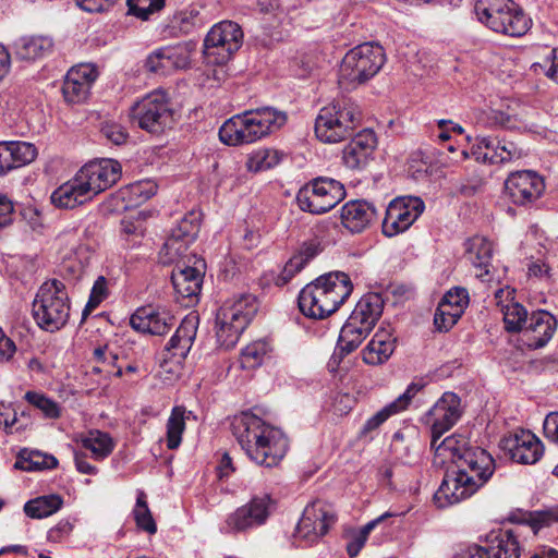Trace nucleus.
Instances as JSON below:
<instances>
[{"label": "nucleus", "instance_id": "obj_4", "mask_svg": "<svg viewBox=\"0 0 558 558\" xmlns=\"http://www.w3.org/2000/svg\"><path fill=\"white\" fill-rule=\"evenodd\" d=\"M286 122V112L274 107L245 110L221 125L219 138L229 146L251 144L278 131Z\"/></svg>", "mask_w": 558, "mask_h": 558}, {"label": "nucleus", "instance_id": "obj_58", "mask_svg": "<svg viewBox=\"0 0 558 558\" xmlns=\"http://www.w3.org/2000/svg\"><path fill=\"white\" fill-rule=\"evenodd\" d=\"M456 313L446 312L444 308H439V305L436 308L434 315V325L435 328L440 331H448L457 324V319L454 318Z\"/></svg>", "mask_w": 558, "mask_h": 558}, {"label": "nucleus", "instance_id": "obj_13", "mask_svg": "<svg viewBox=\"0 0 558 558\" xmlns=\"http://www.w3.org/2000/svg\"><path fill=\"white\" fill-rule=\"evenodd\" d=\"M336 522L333 512L323 502L307 505L295 527L294 538L298 546H310L317 543Z\"/></svg>", "mask_w": 558, "mask_h": 558}, {"label": "nucleus", "instance_id": "obj_2", "mask_svg": "<svg viewBox=\"0 0 558 558\" xmlns=\"http://www.w3.org/2000/svg\"><path fill=\"white\" fill-rule=\"evenodd\" d=\"M231 428L247 458L258 465L276 466L287 454L289 442L282 430L251 411L235 415Z\"/></svg>", "mask_w": 558, "mask_h": 558}, {"label": "nucleus", "instance_id": "obj_52", "mask_svg": "<svg viewBox=\"0 0 558 558\" xmlns=\"http://www.w3.org/2000/svg\"><path fill=\"white\" fill-rule=\"evenodd\" d=\"M303 269L302 267V262L299 259V258H293L291 257L287 263L286 265L283 266V268L281 269V271L279 274H277L276 276L272 277V281L275 283V286L277 287H283L286 286L287 283L290 282V280L298 274L300 272L301 270Z\"/></svg>", "mask_w": 558, "mask_h": 558}, {"label": "nucleus", "instance_id": "obj_62", "mask_svg": "<svg viewBox=\"0 0 558 558\" xmlns=\"http://www.w3.org/2000/svg\"><path fill=\"white\" fill-rule=\"evenodd\" d=\"M14 205L5 195H0V228L9 226L13 221Z\"/></svg>", "mask_w": 558, "mask_h": 558}, {"label": "nucleus", "instance_id": "obj_18", "mask_svg": "<svg viewBox=\"0 0 558 558\" xmlns=\"http://www.w3.org/2000/svg\"><path fill=\"white\" fill-rule=\"evenodd\" d=\"M500 448L514 462L534 464L544 453L542 441L530 430L521 429L504 437Z\"/></svg>", "mask_w": 558, "mask_h": 558}, {"label": "nucleus", "instance_id": "obj_12", "mask_svg": "<svg viewBox=\"0 0 558 558\" xmlns=\"http://www.w3.org/2000/svg\"><path fill=\"white\" fill-rule=\"evenodd\" d=\"M243 32L233 21H221L207 33L203 44V54L207 63L226 64L241 48Z\"/></svg>", "mask_w": 558, "mask_h": 558}, {"label": "nucleus", "instance_id": "obj_5", "mask_svg": "<svg viewBox=\"0 0 558 558\" xmlns=\"http://www.w3.org/2000/svg\"><path fill=\"white\" fill-rule=\"evenodd\" d=\"M360 121L361 111L351 99H336L319 110L315 135L323 143H339L351 137Z\"/></svg>", "mask_w": 558, "mask_h": 558}, {"label": "nucleus", "instance_id": "obj_48", "mask_svg": "<svg viewBox=\"0 0 558 558\" xmlns=\"http://www.w3.org/2000/svg\"><path fill=\"white\" fill-rule=\"evenodd\" d=\"M24 399L38 409L47 418H58L61 415L60 405L44 393L27 391Z\"/></svg>", "mask_w": 558, "mask_h": 558}, {"label": "nucleus", "instance_id": "obj_7", "mask_svg": "<svg viewBox=\"0 0 558 558\" xmlns=\"http://www.w3.org/2000/svg\"><path fill=\"white\" fill-rule=\"evenodd\" d=\"M474 12L478 22L490 31L520 37L531 28L532 21L513 0H477Z\"/></svg>", "mask_w": 558, "mask_h": 558}, {"label": "nucleus", "instance_id": "obj_17", "mask_svg": "<svg viewBox=\"0 0 558 558\" xmlns=\"http://www.w3.org/2000/svg\"><path fill=\"white\" fill-rule=\"evenodd\" d=\"M461 399L453 392H445L422 421L430 426L432 436L440 438L461 417Z\"/></svg>", "mask_w": 558, "mask_h": 558}, {"label": "nucleus", "instance_id": "obj_37", "mask_svg": "<svg viewBox=\"0 0 558 558\" xmlns=\"http://www.w3.org/2000/svg\"><path fill=\"white\" fill-rule=\"evenodd\" d=\"M518 536V527L500 532L497 544L487 547L488 558H520Z\"/></svg>", "mask_w": 558, "mask_h": 558}, {"label": "nucleus", "instance_id": "obj_54", "mask_svg": "<svg viewBox=\"0 0 558 558\" xmlns=\"http://www.w3.org/2000/svg\"><path fill=\"white\" fill-rule=\"evenodd\" d=\"M17 414L10 403L0 402V428L7 433L19 432L22 428L16 426Z\"/></svg>", "mask_w": 558, "mask_h": 558}, {"label": "nucleus", "instance_id": "obj_41", "mask_svg": "<svg viewBox=\"0 0 558 558\" xmlns=\"http://www.w3.org/2000/svg\"><path fill=\"white\" fill-rule=\"evenodd\" d=\"M500 312L504 315L506 330L510 332L522 331L523 325H526L529 320L527 311L514 300L502 305Z\"/></svg>", "mask_w": 558, "mask_h": 558}, {"label": "nucleus", "instance_id": "obj_16", "mask_svg": "<svg viewBox=\"0 0 558 558\" xmlns=\"http://www.w3.org/2000/svg\"><path fill=\"white\" fill-rule=\"evenodd\" d=\"M471 154L477 161L492 165L511 162L523 156L522 149L514 142L482 134L474 137Z\"/></svg>", "mask_w": 558, "mask_h": 558}, {"label": "nucleus", "instance_id": "obj_34", "mask_svg": "<svg viewBox=\"0 0 558 558\" xmlns=\"http://www.w3.org/2000/svg\"><path fill=\"white\" fill-rule=\"evenodd\" d=\"M493 256V244L490 241L475 236L468 243L466 258L477 269V278H483L489 274V266Z\"/></svg>", "mask_w": 558, "mask_h": 558}, {"label": "nucleus", "instance_id": "obj_63", "mask_svg": "<svg viewBox=\"0 0 558 558\" xmlns=\"http://www.w3.org/2000/svg\"><path fill=\"white\" fill-rule=\"evenodd\" d=\"M16 352V345L12 339L5 336L0 328V363H7L12 360Z\"/></svg>", "mask_w": 558, "mask_h": 558}, {"label": "nucleus", "instance_id": "obj_23", "mask_svg": "<svg viewBox=\"0 0 558 558\" xmlns=\"http://www.w3.org/2000/svg\"><path fill=\"white\" fill-rule=\"evenodd\" d=\"M558 322L556 317L545 310L533 312L522 330V342L532 350L544 348L554 337Z\"/></svg>", "mask_w": 558, "mask_h": 558}, {"label": "nucleus", "instance_id": "obj_25", "mask_svg": "<svg viewBox=\"0 0 558 558\" xmlns=\"http://www.w3.org/2000/svg\"><path fill=\"white\" fill-rule=\"evenodd\" d=\"M376 143V135L372 130L359 132L343 149V163L352 170L364 168L374 153Z\"/></svg>", "mask_w": 558, "mask_h": 558}, {"label": "nucleus", "instance_id": "obj_43", "mask_svg": "<svg viewBox=\"0 0 558 558\" xmlns=\"http://www.w3.org/2000/svg\"><path fill=\"white\" fill-rule=\"evenodd\" d=\"M523 522L532 529L534 534H537L542 529L558 523V505L526 512L523 515Z\"/></svg>", "mask_w": 558, "mask_h": 558}, {"label": "nucleus", "instance_id": "obj_64", "mask_svg": "<svg viewBox=\"0 0 558 558\" xmlns=\"http://www.w3.org/2000/svg\"><path fill=\"white\" fill-rule=\"evenodd\" d=\"M543 430L547 439L558 444V412L549 413L545 417Z\"/></svg>", "mask_w": 558, "mask_h": 558}, {"label": "nucleus", "instance_id": "obj_60", "mask_svg": "<svg viewBox=\"0 0 558 558\" xmlns=\"http://www.w3.org/2000/svg\"><path fill=\"white\" fill-rule=\"evenodd\" d=\"M73 530V524L69 520H61L57 525L48 531L47 539L52 543H59L69 536Z\"/></svg>", "mask_w": 558, "mask_h": 558}, {"label": "nucleus", "instance_id": "obj_15", "mask_svg": "<svg viewBox=\"0 0 558 558\" xmlns=\"http://www.w3.org/2000/svg\"><path fill=\"white\" fill-rule=\"evenodd\" d=\"M269 494L256 495L244 506L228 515L226 525L231 532H244L266 523L274 508Z\"/></svg>", "mask_w": 558, "mask_h": 558}, {"label": "nucleus", "instance_id": "obj_3", "mask_svg": "<svg viewBox=\"0 0 558 558\" xmlns=\"http://www.w3.org/2000/svg\"><path fill=\"white\" fill-rule=\"evenodd\" d=\"M353 284L348 274L332 271L322 275L300 292V311L307 317L324 319L333 314L350 296Z\"/></svg>", "mask_w": 558, "mask_h": 558}, {"label": "nucleus", "instance_id": "obj_8", "mask_svg": "<svg viewBox=\"0 0 558 558\" xmlns=\"http://www.w3.org/2000/svg\"><path fill=\"white\" fill-rule=\"evenodd\" d=\"M257 310V300L252 294H242L235 300L227 301L219 308L216 317V336L219 345L226 350L233 348Z\"/></svg>", "mask_w": 558, "mask_h": 558}, {"label": "nucleus", "instance_id": "obj_45", "mask_svg": "<svg viewBox=\"0 0 558 558\" xmlns=\"http://www.w3.org/2000/svg\"><path fill=\"white\" fill-rule=\"evenodd\" d=\"M76 73H68L62 86V93L68 102L77 104L84 101L90 90L87 81L75 78Z\"/></svg>", "mask_w": 558, "mask_h": 558}, {"label": "nucleus", "instance_id": "obj_39", "mask_svg": "<svg viewBox=\"0 0 558 558\" xmlns=\"http://www.w3.org/2000/svg\"><path fill=\"white\" fill-rule=\"evenodd\" d=\"M282 157V153L277 149L260 148L250 155L246 167L253 172L265 171L276 167L281 161Z\"/></svg>", "mask_w": 558, "mask_h": 558}, {"label": "nucleus", "instance_id": "obj_32", "mask_svg": "<svg viewBox=\"0 0 558 558\" xmlns=\"http://www.w3.org/2000/svg\"><path fill=\"white\" fill-rule=\"evenodd\" d=\"M396 349V338L385 330H378L362 351V359L368 365H381Z\"/></svg>", "mask_w": 558, "mask_h": 558}, {"label": "nucleus", "instance_id": "obj_27", "mask_svg": "<svg viewBox=\"0 0 558 558\" xmlns=\"http://www.w3.org/2000/svg\"><path fill=\"white\" fill-rule=\"evenodd\" d=\"M369 332V330L360 326L355 320L348 318L340 330L336 349L330 359V365H338L348 354L356 350Z\"/></svg>", "mask_w": 558, "mask_h": 558}, {"label": "nucleus", "instance_id": "obj_61", "mask_svg": "<svg viewBox=\"0 0 558 558\" xmlns=\"http://www.w3.org/2000/svg\"><path fill=\"white\" fill-rule=\"evenodd\" d=\"M454 558H488V549L476 544L462 546L454 554Z\"/></svg>", "mask_w": 558, "mask_h": 558}, {"label": "nucleus", "instance_id": "obj_1", "mask_svg": "<svg viewBox=\"0 0 558 558\" xmlns=\"http://www.w3.org/2000/svg\"><path fill=\"white\" fill-rule=\"evenodd\" d=\"M496 470L494 458L483 448L466 449L456 464V470L447 472L434 501L439 508L458 504L483 487Z\"/></svg>", "mask_w": 558, "mask_h": 558}, {"label": "nucleus", "instance_id": "obj_28", "mask_svg": "<svg viewBox=\"0 0 558 558\" xmlns=\"http://www.w3.org/2000/svg\"><path fill=\"white\" fill-rule=\"evenodd\" d=\"M51 202L59 208L72 209L93 199L81 178L75 177L60 185L51 194Z\"/></svg>", "mask_w": 558, "mask_h": 558}, {"label": "nucleus", "instance_id": "obj_29", "mask_svg": "<svg viewBox=\"0 0 558 558\" xmlns=\"http://www.w3.org/2000/svg\"><path fill=\"white\" fill-rule=\"evenodd\" d=\"M375 207L366 201H351L341 208V223L352 233L362 232L375 218Z\"/></svg>", "mask_w": 558, "mask_h": 558}, {"label": "nucleus", "instance_id": "obj_56", "mask_svg": "<svg viewBox=\"0 0 558 558\" xmlns=\"http://www.w3.org/2000/svg\"><path fill=\"white\" fill-rule=\"evenodd\" d=\"M485 116V124L489 128H511L513 124V117L500 110L492 109Z\"/></svg>", "mask_w": 558, "mask_h": 558}, {"label": "nucleus", "instance_id": "obj_9", "mask_svg": "<svg viewBox=\"0 0 558 558\" xmlns=\"http://www.w3.org/2000/svg\"><path fill=\"white\" fill-rule=\"evenodd\" d=\"M386 62L384 48L364 43L352 48L342 59L339 71L341 84L360 85L375 76Z\"/></svg>", "mask_w": 558, "mask_h": 558}, {"label": "nucleus", "instance_id": "obj_26", "mask_svg": "<svg viewBox=\"0 0 558 558\" xmlns=\"http://www.w3.org/2000/svg\"><path fill=\"white\" fill-rule=\"evenodd\" d=\"M198 323V315L195 313H190L182 319L165 348L170 359L181 361L187 356L196 338Z\"/></svg>", "mask_w": 558, "mask_h": 558}, {"label": "nucleus", "instance_id": "obj_33", "mask_svg": "<svg viewBox=\"0 0 558 558\" xmlns=\"http://www.w3.org/2000/svg\"><path fill=\"white\" fill-rule=\"evenodd\" d=\"M203 277L204 274L198 268L186 266L174 270L171 281L178 295L192 301L202 290Z\"/></svg>", "mask_w": 558, "mask_h": 558}, {"label": "nucleus", "instance_id": "obj_57", "mask_svg": "<svg viewBox=\"0 0 558 558\" xmlns=\"http://www.w3.org/2000/svg\"><path fill=\"white\" fill-rule=\"evenodd\" d=\"M322 252V245L318 241L312 240L308 242H305L300 247V251L298 254L293 255V258H299L302 262V267L304 266L314 257H316Z\"/></svg>", "mask_w": 558, "mask_h": 558}, {"label": "nucleus", "instance_id": "obj_59", "mask_svg": "<svg viewBox=\"0 0 558 558\" xmlns=\"http://www.w3.org/2000/svg\"><path fill=\"white\" fill-rule=\"evenodd\" d=\"M441 300L452 306L461 308L462 312H464V308L469 302L468 291L463 288H456L448 291Z\"/></svg>", "mask_w": 558, "mask_h": 558}, {"label": "nucleus", "instance_id": "obj_6", "mask_svg": "<svg viewBox=\"0 0 558 558\" xmlns=\"http://www.w3.org/2000/svg\"><path fill=\"white\" fill-rule=\"evenodd\" d=\"M70 299L65 284L51 279L38 289L32 304V313L38 327L54 332L65 326L70 317Z\"/></svg>", "mask_w": 558, "mask_h": 558}, {"label": "nucleus", "instance_id": "obj_30", "mask_svg": "<svg viewBox=\"0 0 558 558\" xmlns=\"http://www.w3.org/2000/svg\"><path fill=\"white\" fill-rule=\"evenodd\" d=\"M53 39L45 35H31L17 38L12 49L20 60L34 61L49 56L53 50Z\"/></svg>", "mask_w": 558, "mask_h": 558}, {"label": "nucleus", "instance_id": "obj_21", "mask_svg": "<svg viewBox=\"0 0 558 558\" xmlns=\"http://www.w3.org/2000/svg\"><path fill=\"white\" fill-rule=\"evenodd\" d=\"M77 174L94 198L119 180L120 165L111 159H104L85 165Z\"/></svg>", "mask_w": 558, "mask_h": 558}, {"label": "nucleus", "instance_id": "obj_44", "mask_svg": "<svg viewBox=\"0 0 558 558\" xmlns=\"http://www.w3.org/2000/svg\"><path fill=\"white\" fill-rule=\"evenodd\" d=\"M269 352V345L266 341L258 340L247 344L240 355V363L242 368L254 369L260 366L264 359Z\"/></svg>", "mask_w": 558, "mask_h": 558}, {"label": "nucleus", "instance_id": "obj_10", "mask_svg": "<svg viewBox=\"0 0 558 558\" xmlns=\"http://www.w3.org/2000/svg\"><path fill=\"white\" fill-rule=\"evenodd\" d=\"M130 118L150 134H160L173 124V109L165 90L156 89L143 96L130 108Z\"/></svg>", "mask_w": 558, "mask_h": 558}, {"label": "nucleus", "instance_id": "obj_46", "mask_svg": "<svg viewBox=\"0 0 558 558\" xmlns=\"http://www.w3.org/2000/svg\"><path fill=\"white\" fill-rule=\"evenodd\" d=\"M133 514L136 525L140 529L149 534H155L157 532V525L148 508L144 492H140L137 495Z\"/></svg>", "mask_w": 558, "mask_h": 558}, {"label": "nucleus", "instance_id": "obj_55", "mask_svg": "<svg viewBox=\"0 0 558 558\" xmlns=\"http://www.w3.org/2000/svg\"><path fill=\"white\" fill-rule=\"evenodd\" d=\"M425 384L422 381L411 383L405 391L400 395L391 404L397 409L398 412L405 410L411 403L415 395L424 388Z\"/></svg>", "mask_w": 558, "mask_h": 558}, {"label": "nucleus", "instance_id": "obj_20", "mask_svg": "<svg viewBox=\"0 0 558 558\" xmlns=\"http://www.w3.org/2000/svg\"><path fill=\"white\" fill-rule=\"evenodd\" d=\"M192 44L161 47L153 51L145 60L144 68L156 74H166L172 70L190 65Z\"/></svg>", "mask_w": 558, "mask_h": 558}, {"label": "nucleus", "instance_id": "obj_50", "mask_svg": "<svg viewBox=\"0 0 558 558\" xmlns=\"http://www.w3.org/2000/svg\"><path fill=\"white\" fill-rule=\"evenodd\" d=\"M108 296L107 279L99 276L92 288L89 299L83 311V316L92 313Z\"/></svg>", "mask_w": 558, "mask_h": 558}, {"label": "nucleus", "instance_id": "obj_40", "mask_svg": "<svg viewBox=\"0 0 558 558\" xmlns=\"http://www.w3.org/2000/svg\"><path fill=\"white\" fill-rule=\"evenodd\" d=\"M185 429V410L182 407H174L167 422V447L177 449L182 441V434Z\"/></svg>", "mask_w": 558, "mask_h": 558}, {"label": "nucleus", "instance_id": "obj_51", "mask_svg": "<svg viewBox=\"0 0 558 558\" xmlns=\"http://www.w3.org/2000/svg\"><path fill=\"white\" fill-rule=\"evenodd\" d=\"M100 132L109 142L114 145H122L126 143L129 138L126 129L120 123L113 121L105 122Z\"/></svg>", "mask_w": 558, "mask_h": 558}, {"label": "nucleus", "instance_id": "obj_19", "mask_svg": "<svg viewBox=\"0 0 558 558\" xmlns=\"http://www.w3.org/2000/svg\"><path fill=\"white\" fill-rule=\"evenodd\" d=\"M505 187L514 204L527 205L542 196L545 183L535 171L522 170L511 173L505 182Z\"/></svg>", "mask_w": 558, "mask_h": 558}, {"label": "nucleus", "instance_id": "obj_35", "mask_svg": "<svg viewBox=\"0 0 558 558\" xmlns=\"http://www.w3.org/2000/svg\"><path fill=\"white\" fill-rule=\"evenodd\" d=\"M82 447L92 452V457L101 461L109 457L114 447L116 442L113 438L106 432L99 429H90L80 438Z\"/></svg>", "mask_w": 558, "mask_h": 558}, {"label": "nucleus", "instance_id": "obj_14", "mask_svg": "<svg viewBox=\"0 0 558 558\" xmlns=\"http://www.w3.org/2000/svg\"><path fill=\"white\" fill-rule=\"evenodd\" d=\"M420 197L403 196L392 199L386 208L381 229L386 236H395L408 230L424 211Z\"/></svg>", "mask_w": 558, "mask_h": 558}, {"label": "nucleus", "instance_id": "obj_53", "mask_svg": "<svg viewBox=\"0 0 558 558\" xmlns=\"http://www.w3.org/2000/svg\"><path fill=\"white\" fill-rule=\"evenodd\" d=\"M397 413H399V412L397 411V409L391 403L387 404L385 408H383L380 411H378L376 414L371 416L365 422L361 433L363 435H367L368 433L377 429L391 415L397 414Z\"/></svg>", "mask_w": 558, "mask_h": 558}, {"label": "nucleus", "instance_id": "obj_36", "mask_svg": "<svg viewBox=\"0 0 558 558\" xmlns=\"http://www.w3.org/2000/svg\"><path fill=\"white\" fill-rule=\"evenodd\" d=\"M438 439L439 438H434V436H432L430 448L435 451V456L440 459L441 463L451 461L457 464L464 451L473 448L468 446L465 438L460 435L449 436L440 444H437Z\"/></svg>", "mask_w": 558, "mask_h": 558}, {"label": "nucleus", "instance_id": "obj_49", "mask_svg": "<svg viewBox=\"0 0 558 558\" xmlns=\"http://www.w3.org/2000/svg\"><path fill=\"white\" fill-rule=\"evenodd\" d=\"M126 2L130 13L143 21L148 20L153 13L165 5V0H126Z\"/></svg>", "mask_w": 558, "mask_h": 558}, {"label": "nucleus", "instance_id": "obj_38", "mask_svg": "<svg viewBox=\"0 0 558 558\" xmlns=\"http://www.w3.org/2000/svg\"><path fill=\"white\" fill-rule=\"evenodd\" d=\"M62 505L63 499L60 495H44L28 500L24 505V512L32 519H43L59 511Z\"/></svg>", "mask_w": 558, "mask_h": 558}, {"label": "nucleus", "instance_id": "obj_24", "mask_svg": "<svg viewBox=\"0 0 558 558\" xmlns=\"http://www.w3.org/2000/svg\"><path fill=\"white\" fill-rule=\"evenodd\" d=\"M199 230V223L194 214L181 219L177 229H173L170 236L163 243L160 255L163 263H172L182 256L187 246L195 239Z\"/></svg>", "mask_w": 558, "mask_h": 558}, {"label": "nucleus", "instance_id": "obj_47", "mask_svg": "<svg viewBox=\"0 0 558 558\" xmlns=\"http://www.w3.org/2000/svg\"><path fill=\"white\" fill-rule=\"evenodd\" d=\"M58 460L39 451L32 452L27 459H19L14 466L23 471L51 470L57 468Z\"/></svg>", "mask_w": 558, "mask_h": 558}, {"label": "nucleus", "instance_id": "obj_22", "mask_svg": "<svg viewBox=\"0 0 558 558\" xmlns=\"http://www.w3.org/2000/svg\"><path fill=\"white\" fill-rule=\"evenodd\" d=\"M174 324L175 317L170 311L153 305L137 308L130 318L134 330L153 336L166 335Z\"/></svg>", "mask_w": 558, "mask_h": 558}, {"label": "nucleus", "instance_id": "obj_11", "mask_svg": "<svg viewBox=\"0 0 558 558\" xmlns=\"http://www.w3.org/2000/svg\"><path fill=\"white\" fill-rule=\"evenodd\" d=\"M344 197L345 189L341 182L318 177L299 190L296 203L303 211L322 215L335 208Z\"/></svg>", "mask_w": 558, "mask_h": 558}, {"label": "nucleus", "instance_id": "obj_42", "mask_svg": "<svg viewBox=\"0 0 558 558\" xmlns=\"http://www.w3.org/2000/svg\"><path fill=\"white\" fill-rule=\"evenodd\" d=\"M5 143L10 155L12 169L23 167L35 160L37 156V149L33 144L21 141H12Z\"/></svg>", "mask_w": 558, "mask_h": 558}, {"label": "nucleus", "instance_id": "obj_31", "mask_svg": "<svg viewBox=\"0 0 558 558\" xmlns=\"http://www.w3.org/2000/svg\"><path fill=\"white\" fill-rule=\"evenodd\" d=\"M383 310L384 300L381 295L379 293L371 292L360 299L349 318L372 331L380 318Z\"/></svg>", "mask_w": 558, "mask_h": 558}]
</instances>
